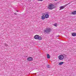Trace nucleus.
<instances>
[{
  "label": "nucleus",
  "instance_id": "obj_15",
  "mask_svg": "<svg viewBox=\"0 0 76 76\" xmlns=\"http://www.w3.org/2000/svg\"><path fill=\"white\" fill-rule=\"evenodd\" d=\"M46 67L47 68H50V66L49 65H47Z\"/></svg>",
  "mask_w": 76,
  "mask_h": 76
},
{
  "label": "nucleus",
  "instance_id": "obj_13",
  "mask_svg": "<svg viewBox=\"0 0 76 76\" xmlns=\"http://www.w3.org/2000/svg\"><path fill=\"white\" fill-rule=\"evenodd\" d=\"M45 17L44 16L42 15V20H44V19H45Z\"/></svg>",
  "mask_w": 76,
  "mask_h": 76
},
{
  "label": "nucleus",
  "instance_id": "obj_4",
  "mask_svg": "<svg viewBox=\"0 0 76 76\" xmlns=\"http://www.w3.org/2000/svg\"><path fill=\"white\" fill-rule=\"evenodd\" d=\"M33 59V58L32 57H28L27 59L28 61H32Z\"/></svg>",
  "mask_w": 76,
  "mask_h": 76
},
{
  "label": "nucleus",
  "instance_id": "obj_21",
  "mask_svg": "<svg viewBox=\"0 0 76 76\" xmlns=\"http://www.w3.org/2000/svg\"><path fill=\"white\" fill-rule=\"evenodd\" d=\"M55 1H56V0H54Z\"/></svg>",
  "mask_w": 76,
  "mask_h": 76
},
{
  "label": "nucleus",
  "instance_id": "obj_2",
  "mask_svg": "<svg viewBox=\"0 0 76 76\" xmlns=\"http://www.w3.org/2000/svg\"><path fill=\"white\" fill-rule=\"evenodd\" d=\"M54 5L52 4H50L48 6V8L50 10H52V9H54Z\"/></svg>",
  "mask_w": 76,
  "mask_h": 76
},
{
  "label": "nucleus",
  "instance_id": "obj_17",
  "mask_svg": "<svg viewBox=\"0 0 76 76\" xmlns=\"http://www.w3.org/2000/svg\"><path fill=\"white\" fill-rule=\"evenodd\" d=\"M62 56H63V57H64V56H66V54H63V55Z\"/></svg>",
  "mask_w": 76,
  "mask_h": 76
},
{
  "label": "nucleus",
  "instance_id": "obj_1",
  "mask_svg": "<svg viewBox=\"0 0 76 76\" xmlns=\"http://www.w3.org/2000/svg\"><path fill=\"white\" fill-rule=\"evenodd\" d=\"M51 31V29L50 28H47L44 31V32L45 34H49Z\"/></svg>",
  "mask_w": 76,
  "mask_h": 76
},
{
  "label": "nucleus",
  "instance_id": "obj_8",
  "mask_svg": "<svg viewBox=\"0 0 76 76\" xmlns=\"http://www.w3.org/2000/svg\"><path fill=\"white\" fill-rule=\"evenodd\" d=\"M72 35L73 37H76V33H73L72 34Z\"/></svg>",
  "mask_w": 76,
  "mask_h": 76
},
{
  "label": "nucleus",
  "instance_id": "obj_20",
  "mask_svg": "<svg viewBox=\"0 0 76 76\" xmlns=\"http://www.w3.org/2000/svg\"><path fill=\"white\" fill-rule=\"evenodd\" d=\"M14 15H17V14L16 13H14Z\"/></svg>",
  "mask_w": 76,
  "mask_h": 76
},
{
  "label": "nucleus",
  "instance_id": "obj_10",
  "mask_svg": "<svg viewBox=\"0 0 76 76\" xmlns=\"http://www.w3.org/2000/svg\"><path fill=\"white\" fill-rule=\"evenodd\" d=\"M63 64H64V62H62L59 63V65H60V66H61V65H62Z\"/></svg>",
  "mask_w": 76,
  "mask_h": 76
},
{
  "label": "nucleus",
  "instance_id": "obj_22",
  "mask_svg": "<svg viewBox=\"0 0 76 76\" xmlns=\"http://www.w3.org/2000/svg\"><path fill=\"white\" fill-rule=\"evenodd\" d=\"M17 12H18V11H17Z\"/></svg>",
  "mask_w": 76,
  "mask_h": 76
},
{
  "label": "nucleus",
  "instance_id": "obj_7",
  "mask_svg": "<svg viewBox=\"0 0 76 76\" xmlns=\"http://www.w3.org/2000/svg\"><path fill=\"white\" fill-rule=\"evenodd\" d=\"M45 17L46 18H48L49 17V15L46 14L45 15Z\"/></svg>",
  "mask_w": 76,
  "mask_h": 76
},
{
  "label": "nucleus",
  "instance_id": "obj_5",
  "mask_svg": "<svg viewBox=\"0 0 76 76\" xmlns=\"http://www.w3.org/2000/svg\"><path fill=\"white\" fill-rule=\"evenodd\" d=\"M39 36L38 35H35L34 37V38L35 39H38V37Z\"/></svg>",
  "mask_w": 76,
  "mask_h": 76
},
{
  "label": "nucleus",
  "instance_id": "obj_6",
  "mask_svg": "<svg viewBox=\"0 0 76 76\" xmlns=\"http://www.w3.org/2000/svg\"><path fill=\"white\" fill-rule=\"evenodd\" d=\"M72 15H76V11H73L72 12Z\"/></svg>",
  "mask_w": 76,
  "mask_h": 76
},
{
  "label": "nucleus",
  "instance_id": "obj_3",
  "mask_svg": "<svg viewBox=\"0 0 76 76\" xmlns=\"http://www.w3.org/2000/svg\"><path fill=\"white\" fill-rule=\"evenodd\" d=\"M58 58L60 60H62L64 59V56L62 55H61L59 56Z\"/></svg>",
  "mask_w": 76,
  "mask_h": 76
},
{
  "label": "nucleus",
  "instance_id": "obj_16",
  "mask_svg": "<svg viewBox=\"0 0 76 76\" xmlns=\"http://www.w3.org/2000/svg\"><path fill=\"white\" fill-rule=\"evenodd\" d=\"M54 26H56V27H57V23H55L54 24H53Z\"/></svg>",
  "mask_w": 76,
  "mask_h": 76
},
{
  "label": "nucleus",
  "instance_id": "obj_14",
  "mask_svg": "<svg viewBox=\"0 0 76 76\" xmlns=\"http://www.w3.org/2000/svg\"><path fill=\"white\" fill-rule=\"evenodd\" d=\"M69 4H70V3H68L67 4H66L65 5H64V6H63V7H64V8L65 7H66V6H67L68 5H69Z\"/></svg>",
  "mask_w": 76,
  "mask_h": 76
},
{
  "label": "nucleus",
  "instance_id": "obj_24",
  "mask_svg": "<svg viewBox=\"0 0 76 76\" xmlns=\"http://www.w3.org/2000/svg\"><path fill=\"white\" fill-rule=\"evenodd\" d=\"M4 44L5 45V44Z\"/></svg>",
  "mask_w": 76,
  "mask_h": 76
},
{
  "label": "nucleus",
  "instance_id": "obj_19",
  "mask_svg": "<svg viewBox=\"0 0 76 76\" xmlns=\"http://www.w3.org/2000/svg\"><path fill=\"white\" fill-rule=\"evenodd\" d=\"M39 1H43V0H38Z\"/></svg>",
  "mask_w": 76,
  "mask_h": 76
},
{
  "label": "nucleus",
  "instance_id": "obj_18",
  "mask_svg": "<svg viewBox=\"0 0 76 76\" xmlns=\"http://www.w3.org/2000/svg\"><path fill=\"white\" fill-rule=\"evenodd\" d=\"M5 45V46H6V47H7V46H8V45H7H7Z\"/></svg>",
  "mask_w": 76,
  "mask_h": 76
},
{
  "label": "nucleus",
  "instance_id": "obj_23",
  "mask_svg": "<svg viewBox=\"0 0 76 76\" xmlns=\"http://www.w3.org/2000/svg\"><path fill=\"white\" fill-rule=\"evenodd\" d=\"M59 37V36H57V37Z\"/></svg>",
  "mask_w": 76,
  "mask_h": 76
},
{
  "label": "nucleus",
  "instance_id": "obj_12",
  "mask_svg": "<svg viewBox=\"0 0 76 76\" xmlns=\"http://www.w3.org/2000/svg\"><path fill=\"white\" fill-rule=\"evenodd\" d=\"M64 7L63 6H61L60 7V9H59V10H61L62 9H64Z\"/></svg>",
  "mask_w": 76,
  "mask_h": 76
},
{
  "label": "nucleus",
  "instance_id": "obj_9",
  "mask_svg": "<svg viewBox=\"0 0 76 76\" xmlns=\"http://www.w3.org/2000/svg\"><path fill=\"white\" fill-rule=\"evenodd\" d=\"M47 58H50V55L48 54H47Z\"/></svg>",
  "mask_w": 76,
  "mask_h": 76
},
{
  "label": "nucleus",
  "instance_id": "obj_11",
  "mask_svg": "<svg viewBox=\"0 0 76 76\" xmlns=\"http://www.w3.org/2000/svg\"><path fill=\"white\" fill-rule=\"evenodd\" d=\"M37 39H39V40H41L42 39V37L41 36H39L38 37V38Z\"/></svg>",
  "mask_w": 76,
  "mask_h": 76
}]
</instances>
